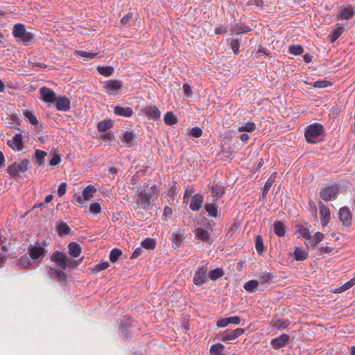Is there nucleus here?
<instances>
[{
    "label": "nucleus",
    "mask_w": 355,
    "mask_h": 355,
    "mask_svg": "<svg viewBox=\"0 0 355 355\" xmlns=\"http://www.w3.org/2000/svg\"><path fill=\"white\" fill-rule=\"evenodd\" d=\"M152 191H147L145 189H138L134 196L135 202V209L138 210V214L147 210L150 207L151 199L157 190V186L153 185L150 188Z\"/></svg>",
    "instance_id": "f257e3e1"
},
{
    "label": "nucleus",
    "mask_w": 355,
    "mask_h": 355,
    "mask_svg": "<svg viewBox=\"0 0 355 355\" xmlns=\"http://www.w3.org/2000/svg\"><path fill=\"white\" fill-rule=\"evenodd\" d=\"M323 133V126L320 123H315L308 126L304 137L308 143L315 144L320 140L319 138Z\"/></svg>",
    "instance_id": "f03ea898"
},
{
    "label": "nucleus",
    "mask_w": 355,
    "mask_h": 355,
    "mask_svg": "<svg viewBox=\"0 0 355 355\" xmlns=\"http://www.w3.org/2000/svg\"><path fill=\"white\" fill-rule=\"evenodd\" d=\"M207 282V268L203 266H198L196 270L193 282L195 285L200 286Z\"/></svg>",
    "instance_id": "7ed1b4c3"
},
{
    "label": "nucleus",
    "mask_w": 355,
    "mask_h": 355,
    "mask_svg": "<svg viewBox=\"0 0 355 355\" xmlns=\"http://www.w3.org/2000/svg\"><path fill=\"white\" fill-rule=\"evenodd\" d=\"M68 259L67 256L60 251L54 252L51 257V261L55 263L62 270H66L68 268Z\"/></svg>",
    "instance_id": "20e7f679"
},
{
    "label": "nucleus",
    "mask_w": 355,
    "mask_h": 355,
    "mask_svg": "<svg viewBox=\"0 0 355 355\" xmlns=\"http://www.w3.org/2000/svg\"><path fill=\"white\" fill-rule=\"evenodd\" d=\"M245 333V329L242 328H237L233 331L227 329L223 333L220 334V339L223 342H228L232 340H235L240 336Z\"/></svg>",
    "instance_id": "39448f33"
},
{
    "label": "nucleus",
    "mask_w": 355,
    "mask_h": 355,
    "mask_svg": "<svg viewBox=\"0 0 355 355\" xmlns=\"http://www.w3.org/2000/svg\"><path fill=\"white\" fill-rule=\"evenodd\" d=\"M46 253V250L39 243H36L28 249L29 256L34 261H41Z\"/></svg>",
    "instance_id": "423d86ee"
},
{
    "label": "nucleus",
    "mask_w": 355,
    "mask_h": 355,
    "mask_svg": "<svg viewBox=\"0 0 355 355\" xmlns=\"http://www.w3.org/2000/svg\"><path fill=\"white\" fill-rule=\"evenodd\" d=\"M122 83L118 80H110L105 85L104 87L107 94L116 95L122 88Z\"/></svg>",
    "instance_id": "0eeeda50"
},
{
    "label": "nucleus",
    "mask_w": 355,
    "mask_h": 355,
    "mask_svg": "<svg viewBox=\"0 0 355 355\" xmlns=\"http://www.w3.org/2000/svg\"><path fill=\"white\" fill-rule=\"evenodd\" d=\"M338 194V189L334 186H329L322 188L320 192V198L326 201L336 198Z\"/></svg>",
    "instance_id": "6e6552de"
},
{
    "label": "nucleus",
    "mask_w": 355,
    "mask_h": 355,
    "mask_svg": "<svg viewBox=\"0 0 355 355\" xmlns=\"http://www.w3.org/2000/svg\"><path fill=\"white\" fill-rule=\"evenodd\" d=\"M320 218L322 227L326 226L330 221V210L327 206L320 202Z\"/></svg>",
    "instance_id": "1a4fd4ad"
},
{
    "label": "nucleus",
    "mask_w": 355,
    "mask_h": 355,
    "mask_svg": "<svg viewBox=\"0 0 355 355\" xmlns=\"http://www.w3.org/2000/svg\"><path fill=\"white\" fill-rule=\"evenodd\" d=\"M40 94L42 100L46 103H53L55 101V93L49 88L46 87H41Z\"/></svg>",
    "instance_id": "9d476101"
},
{
    "label": "nucleus",
    "mask_w": 355,
    "mask_h": 355,
    "mask_svg": "<svg viewBox=\"0 0 355 355\" xmlns=\"http://www.w3.org/2000/svg\"><path fill=\"white\" fill-rule=\"evenodd\" d=\"M289 339L290 336L288 334H284L276 338L272 339L270 344L274 349H278L285 347Z\"/></svg>",
    "instance_id": "9b49d317"
},
{
    "label": "nucleus",
    "mask_w": 355,
    "mask_h": 355,
    "mask_svg": "<svg viewBox=\"0 0 355 355\" xmlns=\"http://www.w3.org/2000/svg\"><path fill=\"white\" fill-rule=\"evenodd\" d=\"M47 269L48 275L51 278L58 282H64L67 280V275L64 271L59 270L51 267H49Z\"/></svg>",
    "instance_id": "f8f14e48"
},
{
    "label": "nucleus",
    "mask_w": 355,
    "mask_h": 355,
    "mask_svg": "<svg viewBox=\"0 0 355 355\" xmlns=\"http://www.w3.org/2000/svg\"><path fill=\"white\" fill-rule=\"evenodd\" d=\"M193 232L195 233L196 239L209 244L212 243V241L210 240V234L207 230L197 227L194 229Z\"/></svg>",
    "instance_id": "ddd939ff"
},
{
    "label": "nucleus",
    "mask_w": 355,
    "mask_h": 355,
    "mask_svg": "<svg viewBox=\"0 0 355 355\" xmlns=\"http://www.w3.org/2000/svg\"><path fill=\"white\" fill-rule=\"evenodd\" d=\"M339 218L345 226H349L352 223V215L349 208L344 207L339 211Z\"/></svg>",
    "instance_id": "4468645a"
},
{
    "label": "nucleus",
    "mask_w": 355,
    "mask_h": 355,
    "mask_svg": "<svg viewBox=\"0 0 355 355\" xmlns=\"http://www.w3.org/2000/svg\"><path fill=\"white\" fill-rule=\"evenodd\" d=\"M355 14L354 8L352 6H349L347 8H344L338 10L337 19L342 20H348L352 19Z\"/></svg>",
    "instance_id": "2eb2a0df"
},
{
    "label": "nucleus",
    "mask_w": 355,
    "mask_h": 355,
    "mask_svg": "<svg viewBox=\"0 0 355 355\" xmlns=\"http://www.w3.org/2000/svg\"><path fill=\"white\" fill-rule=\"evenodd\" d=\"M9 147L15 150H21L23 148L22 136L21 134H16L12 140H9L7 142Z\"/></svg>",
    "instance_id": "dca6fc26"
},
{
    "label": "nucleus",
    "mask_w": 355,
    "mask_h": 355,
    "mask_svg": "<svg viewBox=\"0 0 355 355\" xmlns=\"http://www.w3.org/2000/svg\"><path fill=\"white\" fill-rule=\"evenodd\" d=\"M142 112L148 116L150 119L157 120L160 118V112L155 106H148L142 110Z\"/></svg>",
    "instance_id": "f3484780"
},
{
    "label": "nucleus",
    "mask_w": 355,
    "mask_h": 355,
    "mask_svg": "<svg viewBox=\"0 0 355 355\" xmlns=\"http://www.w3.org/2000/svg\"><path fill=\"white\" fill-rule=\"evenodd\" d=\"M55 107L60 111L70 110V101L65 96H59L56 100Z\"/></svg>",
    "instance_id": "a211bd4d"
},
{
    "label": "nucleus",
    "mask_w": 355,
    "mask_h": 355,
    "mask_svg": "<svg viewBox=\"0 0 355 355\" xmlns=\"http://www.w3.org/2000/svg\"><path fill=\"white\" fill-rule=\"evenodd\" d=\"M241 319L239 316H233L225 318H221L217 321L218 327H225L230 324H239Z\"/></svg>",
    "instance_id": "6ab92c4d"
},
{
    "label": "nucleus",
    "mask_w": 355,
    "mask_h": 355,
    "mask_svg": "<svg viewBox=\"0 0 355 355\" xmlns=\"http://www.w3.org/2000/svg\"><path fill=\"white\" fill-rule=\"evenodd\" d=\"M203 196L200 193L195 194L191 201L189 208L194 211H198L202 205Z\"/></svg>",
    "instance_id": "aec40b11"
},
{
    "label": "nucleus",
    "mask_w": 355,
    "mask_h": 355,
    "mask_svg": "<svg viewBox=\"0 0 355 355\" xmlns=\"http://www.w3.org/2000/svg\"><path fill=\"white\" fill-rule=\"evenodd\" d=\"M344 31V28L340 24H336L329 36V42L331 43L336 42Z\"/></svg>",
    "instance_id": "412c9836"
},
{
    "label": "nucleus",
    "mask_w": 355,
    "mask_h": 355,
    "mask_svg": "<svg viewBox=\"0 0 355 355\" xmlns=\"http://www.w3.org/2000/svg\"><path fill=\"white\" fill-rule=\"evenodd\" d=\"M56 231L60 236H64L69 234L71 232L70 227L64 222H56Z\"/></svg>",
    "instance_id": "4be33fe9"
},
{
    "label": "nucleus",
    "mask_w": 355,
    "mask_h": 355,
    "mask_svg": "<svg viewBox=\"0 0 355 355\" xmlns=\"http://www.w3.org/2000/svg\"><path fill=\"white\" fill-rule=\"evenodd\" d=\"M114 112L115 114L119 116H122L125 117H130L132 115L133 111L131 107H123L120 106H116L114 109Z\"/></svg>",
    "instance_id": "5701e85b"
},
{
    "label": "nucleus",
    "mask_w": 355,
    "mask_h": 355,
    "mask_svg": "<svg viewBox=\"0 0 355 355\" xmlns=\"http://www.w3.org/2000/svg\"><path fill=\"white\" fill-rule=\"evenodd\" d=\"M68 248L69 254L73 257H78L81 253V247L76 242L69 243Z\"/></svg>",
    "instance_id": "b1692460"
},
{
    "label": "nucleus",
    "mask_w": 355,
    "mask_h": 355,
    "mask_svg": "<svg viewBox=\"0 0 355 355\" xmlns=\"http://www.w3.org/2000/svg\"><path fill=\"white\" fill-rule=\"evenodd\" d=\"M296 261H304L308 258V252L302 247H295L293 252Z\"/></svg>",
    "instance_id": "393cba45"
},
{
    "label": "nucleus",
    "mask_w": 355,
    "mask_h": 355,
    "mask_svg": "<svg viewBox=\"0 0 355 355\" xmlns=\"http://www.w3.org/2000/svg\"><path fill=\"white\" fill-rule=\"evenodd\" d=\"M47 155L45 151L36 150L35 152V163L37 166H40L44 164V158Z\"/></svg>",
    "instance_id": "a878e982"
},
{
    "label": "nucleus",
    "mask_w": 355,
    "mask_h": 355,
    "mask_svg": "<svg viewBox=\"0 0 355 355\" xmlns=\"http://www.w3.org/2000/svg\"><path fill=\"white\" fill-rule=\"evenodd\" d=\"M274 232L278 236H284L286 233V227L284 223L279 220H277L274 223Z\"/></svg>",
    "instance_id": "bb28decb"
},
{
    "label": "nucleus",
    "mask_w": 355,
    "mask_h": 355,
    "mask_svg": "<svg viewBox=\"0 0 355 355\" xmlns=\"http://www.w3.org/2000/svg\"><path fill=\"white\" fill-rule=\"evenodd\" d=\"M26 28L24 24H17L14 26L12 33L15 38H21L24 35Z\"/></svg>",
    "instance_id": "cd10ccee"
},
{
    "label": "nucleus",
    "mask_w": 355,
    "mask_h": 355,
    "mask_svg": "<svg viewBox=\"0 0 355 355\" xmlns=\"http://www.w3.org/2000/svg\"><path fill=\"white\" fill-rule=\"evenodd\" d=\"M96 191V189L93 185H89L86 187L82 192L83 199L85 200H89L91 198L93 197V194Z\"/></svg>",
    "instance_id": "c85d7f7f"
},
{
    "label": "nucleus",
    "mask_w": 355,
    "mask_h": 355,
    "mask_svg": "<svg viewBox=\"0 0 355 355\" xmlns=\"http://www.w3.org/2000/svg\"><path fill=\"white\" fill-rule=\"evenodd\" d=\"M112 121L111 119L103 120L97 123V128L99 132H105L112 127Z\"/></svg>",
    "instance_id": "c756f323"
},
{
    "label": "nucleus",
    "mask_w": 355,
    "mask_h": 355,
    "mask_svg": "<svg viewBox=\"0 0 355 355\" xmlns=\"http://www.w3.org/2000/svg\"><path fill=\"white\" fill-rule=\"evenodd\" d=\"M225 347L220 343H217L211 346L209 352L211 355H225L224 354Z\"/></svg>",
    "instance_id": "7c9ffc66"
},
{
    "label": "nucleus",
    "mask_w": 355,
    "mask_h": 355,
    "mask_svg": "<svg viewBox=\"0 0 355 355\" xmlns=\"http://www.w3.org/2000/svg\"><path fill=\"white\" fill-rule=\"evenodd\" d=\"M272 327L277 329L282 330L286 329L290 324V322L286 320H272Z\"/></svg>",
    "instance_id": "2f4dec72"
},
{
    "label": "nucleus",
    "mask_w": 355,
    "mask_h": 355,
    "mask_svg": "<svg viewBox=\"0 0 355 355\" xmlns=\"http://www.w3.org/2000/svg\"><path fill=\"white\" fill-rule=\"evenodd\" d=\"M164 121L168 125H173L178 123V119L172 112H166L164 117Z\"/></svg>",
    "instance_id": "473e14b6"
},
{
    "label": "nucleus",
    "mask_w": 355,
    "mask_h": 355,
    "mask_svg": "<svg viewBox=\"0 0 355 355\" xmlns=\"http://www.w3.org/2000/svg\"><path fill=\"white\" fill-rule=\"evenodd\" d=\"M205 209L208 214L209 216L217 217L218 216V208L212 204L206 203L205 205Z\"/></svg>",
    "instance_id": "72a5a7b5"
},
{
    "label": "nucleus",
    "mask_w": 355,
    "mask_h": 355,
    "mask_svg": "<svg viewBox=\"0 0 355 355\" xmlns=\"http://www.w3.org/2000/svg\"><path fill=\"white\" fill-rule=\"evenodd\" d=\"M134 132L126 131L123 132L121 136H120V139L122 142L125 143L127 144H131L132 141L134 139Z\"/></svg>",
    "instance_id": "f704fd0d"
},
{
    "label": "nucleus",
    "mask_w": 355,
    "mask_h": 355,
    "mask_svg": "<svg viewBox=\"0 0 355 355\" xmlns=\"http://www.w3.org/2000/svg\"><path fill=\"white\" fill-rule=\"evenodd\" d=\"M255 248L259 254H262L266 250L262 237L260 235H258L256 237Z\"/></svg>",
    "instance_id": "c9c22d12"
},
{
    "label": "nucleus",
    "mask_w": 355,
    "mask_h": 355,
    "mask_svg": "<svg viewBox=\"0 0 355 355\" xmlns=\"http://www.w3.org/2000/svg\"><path fill=\"white\" fill-rule=\"evenodd\" d=\"M98 72L106 77L111 76L114 72V68L111 66L107 67H97Z\"/></svg>",
    "instance_id": "e433bc0d"
},
{
    "label": "nucleus",
    "mask_w": 355,
    "mask_h": 355,
    "mask_svg": "<svg viewBox=\"0 0 355 355\" xmlns=\"http://www.w3.org/2000/svg\"><path fill=\"white\" fill-rule=\"evenodd\" d=\"M156 246V242L153 239L146 238L141 242V247L146 250H153Z\"/></svg>",
    "instance_id": "4c0bfd02"
},
{
    "label": "nucleus",
    "mask_w": 355,
    "mask_h": 355,
    "mask_svg": "<svg viewBox=\"0 0 355 355\" xmlns=\"http://www.w3.org/2000/svg\"><path fill=\"white\" fill-rule=\"evenodd\" d=\"M224 275V271L222 268H217L209 272V278L211 280H216Z\"/></svg>",
    "instance_id": "58836bf2"
},
{
    "label": "nucleus",
    "mask_w": 355,
    "mask_h": 355,
    "mask_svg": "<svg viewBox=\"0 0 355 355\" xmlns=\"http://www.w3.org/2000/svg\"><path fill=\"white\" fill-rule=\"evenodd\" d=\"M225 191L224 187L220 184H215L211 187V192L215 197H220Z\"/></svg>",
    "instance_id": "ea45409f"
},
{
    "label": "nucleus",
    "mask_w": 355,
    "mask_h": 355,
    "mask_svg": "<svg viewBox=\"0 0 355 355\" xmlns=\"http://www.w3.org/2000/svg\"><path fill=\"white\" fill-rule=\"evenodd\" d=\"M256 128V125L253 122H248L244 125H242L238 128L239 132H253Z\"/></svg>",
    "instance_id": "a19ab883"
},
{
    "label": "nucleus",
    "mask_w": 355,
    "mask_h": 355,
    "mask_svg": "<svg viewBox=\"0 0 355 355\" xmlns=\"http://www.w3.org/2000/svg\"><path fill=\"white\" fill-rule=\"evenodd\" d=\"M18 265L22 268H28L31 265V261L29 257L25 254L19 259Z\"/></svg>",
    "instance_id": "79ce46f5"
},
{
    "label": "nucleus",
    "mask_w": 355,
    "mask_h": 355,
    "mask_svg": "<svg viewBox=\"0 0 355 355\" xmlns=\"http://www.w3.org/2000/svg\"><path fill=\"white\" fill-rule=\"evenodd\" d=\"M231 31L239 35L241 33H244L248 32L249 28H247L246 26H243L241 25L236 24L231 28Z\"/></svg>",
    "instance_id": "37998d69"
},
{
    "label": "nucleus",
    "mask_w": 355,
    "mask_h": 355,
    "mask_svg": "<svg viewBox=\"0 0 355 355\" xmlns=\"http://www.w3.org/2000/svg\"><path fill=\"white\" fill-rule=\"evenodd\" d=\"M122 254V251L120 249L114 248L110 254V260L111 262H116L119 257Z\"/></svg>",
    "instance_id": "c03bdc74"
},
{
    "label": "nucleus",
    "mask_w": 355,
    "mask_h": 355,
    "mask_svg": "<svg viewBox=\"0 0 355 355\" xmlns=\"http://www.w3.org/2000/svg\"><path fill=\"white\" fill-rule=\"evenodd\" d=\"M304 49L300 45H291L288 48V52L291 54L298 55L303 53Z\"/></svg>",
    "instance_id": "a18cd8bd"
},
{
    "label": "nucleus",
    "mask_w": 355,
    "mask_h": 355,
    "mask_svg": "<svg viewBox=\"0 0 355 355\" xmlns=\"http://www.w3.org/2000/svg\"><path fill=\"white\" fill-rule=\"evenodd\" d=\"M355 284V276L349 281L343 284L341 287L337 288L336 292L341 293L349 289Z\"/></svg>",
    "instance_id": "49530a36"
},
{
    "label": "nucleus",
    "mask_w": 355,
    "mask_h": 355,
    "mask_svg": "<svg viewBox=\"0 0 355 355\" xmlns=\"http://www.w3.org/2000/svg\"><path fill=\"white\" fill-rule=\"evenodd\" d=\"M76 53L81 57L85 58L86 60L94 59L96 57V53H87L84 51H76Z\"/></svg>",
    "instance_id": "de8ad7c7"
},
{
    "label": "nucleus",
    "mask_w": 355,
    "mask_h": 355,
    "mask_svg": "<svg viewBox=\"0 0 355 355\" xmlns=\"http://www.w3.org/2000/svg\"><path fill=\"white\" fill-rule=\"evenodd\" d=\"M272 184H273L272 183V178H268V180L265 183V185H264V187H263V189L261 191L262 198H266L268 192L270 190V189L271 188Z\"/></svg>",
    "instance_id": "09e8293b"
},
{
    "label": "nucleus",
    "mask_w": 355,
    "mask_h": 355,
    "mask_svg": "<svg viewBox=\"0 0 355 355\" xmlns=\"http://www.w3.org/2000/svg\"><path fill=\"white\" fill-rule=\"evenodd\" d=\"M259 284V282L257 280H250L246 282L243 287L245 291L251 292Z\"/></svg>",
    "instance_id": "8fccbe9b"
},
{
    "label": "nucleus",
    "mask_w": 355,
    "mask_h": 355,
    "mask_svg": "<svg viewBox=\"0 0 355 355\" xmlns=\"http://www.w3.org/2000/svg\"><path fill=\"white\" fill-rule=\"evenodd\" d=\"M298 227V232L302 237L306 240H310L311 239L312 236L307 228L304 227L302 225H300Z\"/></svg>",
    "instance_id": "3c124183"
},
{
    "label": "nucleus",
    "mask_w": 355,
    "mask_h": 355,
    "mask_svg": "<svg viewBox=\"0 0 355 355\" xmlns=\"http://www.w3.org/2000/svg\"><path fill=\"white\" fill-rule=\"evenodd\" d=\"M29 164L30 161L28 159H24L19 164H17V168L18 171L24 173L26 171H27Z\"/></svg>",
    "instance_id": "603ef678"
},
{
    "label": "nucleus",
    "mask_w": 355,
    "mask_h": 355,
    "mask_svg": "<svg viewBox=\"0 0 355 355\" xmlns=\"http://www.w3.org/2000/svg\"><path fill=\"white\" fill-rule=\"evenodd\" d=\"M8 173L12 177L19 176V171L17 168V163H14L9 166L7 168Z\"/></svg>",
    "instance_id": "864d4df0"
},
{
    "label": "nucleus",
    "mask_w": 355,
    "mask_h": 355,
    "mask_svg": "<svg viewBox=\"0 0 355 355\" xmlns=\"http://www.w3.org/2000/svg\"><path fill=\"white\" fill-rule=\"evenodd\" d=\"M20 39L26 45H28L29 43L33 42L34 36L32 33L26 31L24 35H23V37H21Z\"/></svg>",
    "instance_id": "5fc2aeb1"
},
{
    "label": "nucleus",
    "mask_w": 355,
    "mask_h": 355,
    "mask_svg": "<svg viewBox=\"0 0 355 355\" xmlns=\"http://www.w3.org/2000/svg\"><path fill=\"white\" fill-rule=\"evenodd\" d=\"M129 327H130V325L128 324L121 325L120 327L121 333L123 336L124 338H125V339H129L131 337V336L130 334Z\"/></svg>",
    "instance_id": "6e6d98bb"
},
{
    "label": "nucleus",
    "mask_w": 355,
    "mask_h": 355,
    "mask_svg": "<svg viewBox=\"0 0 355 355\" xmlns=\"http://www.w3.org/2000/svg\"><path fill=\"white\" fill-rule=\"evenodd\" d=\"M332 83L327 80H317L313 83V87L316 88H324L328 86H331Z\"/></svg>",
    "instance_id": "4d7b16f0"
},
{
    "label": "nucleus",
    "mask_w": 355,
    "mask_h": 355,
    "mask_svg": "<svg viewBox=\"0 0 355 355\" xmlns=\"http://www.w3.org/2000/svg\"><path fill=\"white\" fill-rule=\"evenodd\" d=\"M25 117L30 121V123L33 125H36L38 123V121L33 114V112L29 111H26L24 112Z\"/></svg>",
    "instance_id": "13d9d810"
},
{
    "label": "nucleus",
    "mask_w": 355,
    "mask_h": 355,
    "mask_svg": "<svg viewBox=\"0 0 355 355\" xmlns=\"http://www.w3.org/2000/svg\"><path fill=\"white\" fill-rule=\"evenodd\" d=\"M190 134L192 137L195 138H199L202 135V130L199 127H194L190 130Z\"/></svg>",
    "instance_id": "bf43d9fd"
},
{
    "label": "nucleus",
    "mask_w": 355,
    "mask_h": 355,
    "mask_svg": "<svg viewBox=\"0 0 355 355\" xmlns=\"http://www.w3.org/2000/svg\"><path fill=\"white\" fill-rule=\"evenodd\" d=\"M240 47V41L237 39L233 40L231 42V48L235 54H239Z\"/></svg>",
    "instance_id": "052dcab7"
},
{
    "label": "nucleus",
    "mask_w": 355,
    "mask_h": 355,
    "mask_svg": "<svg viewBox=\"0 0 355 355\" xmlns=\"http://www.w3.org/2000/svg\"><path fill=\"white\" fill-rule=\"evenodd\" d=\"M89 209L93 214H99L101 211V207L98 202H94L90 205Z\"/></svg>",
    "instance_id": "680f3d73"
},
{
    "label": "nucleus",
    "mask_w": 355,
    "mask_h": 355,
    "mask_svg": "<svg viewBox=\"0 0 355 355\" xmlns=\"http://www.w3.org/2000/svg\"><path fill=\"white\" fill-rule=\"evenodd\" d=\"M272 277V273H270V272L264 273L260 277L259 282L261 283H269V282H270Z\"/></svg>",
    "instance_id": "e2e57ef3"
},
{
    "label": "nucleus",
    "mask_w": 355,
    "mask_h": 355,
    "mask_svg": "<svg viewBox=\"0 0 355 355\" xmlns=\"http://www.w3.org/2000/svg\"><path fill=\"white\" fill-rule=\"evenodd\" d=\"M132 18L133 13L132 12H129L121 18V23L123 25H126L128 22L131 21V19H132Z\"/></svg>",
    "instance_id": "0e129e2a"
},
{
    "label": "nucleus",
    "mask_w": 355,
    "mask_h": 355,
    "mask_svg": "<svg viewBox=\"0 0 355 355\" xmlns=\"http://www.w3.org/2000/svg\"><path fill=\"white\" fill-rule=\"evenodd\" d=\"M83 261V259L78 260H73L72 259H68V268H74L77 267Z\"/></svg>",
    "instance_id": "69168bd1"
},
{
    "label": "nucleus",
    "mask_w": 355,
    "mask_h": 355,
    "mask_svg": "<svg viewBox=\"0 0 355 355\" xmlns=\"http://www.w3.org/2000/svg\"><path fill=\"white\" fill-rule=\"evenodd\" d=\"M83 196L80 194H75L73 197L72 202L78 206H81Z\"/></svg>",
    "instance_id": "338daca9"
},
{
    "label": "nucleus",
    "mask_w": 355,
    "mask_h": 355,
    "mask_svg": "<svg viewBox=\"0 0 355 355\" xmlns=\"http://www.w3.org/2000/svg\"><path fill=\"white\" fill-rule=\"evenodd\" d=\"M61 162V158L60 155H54L53 157L51 159L49 162V164L51 166H56Z\"/></svg>",
    "instance_id": "774afa93"
}]
</instances>
